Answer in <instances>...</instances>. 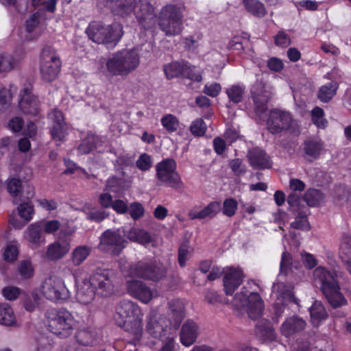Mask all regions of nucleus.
<instances>
[{
  "instance_id": "f257e3e1",
  "label": "nucleus",
  "mask_w": 351,
  "mask_h": 351,
  "mask_svg": "<svg viewBox=\"0 0 351 351\" xmlns=\"http://www.w3.org/2000/svg\"><path fill=\"white\" fill-rule=\"evenodd\" d=\"M57 0H31V6L38 9L30 15L20 29L19 36L23 41L37 40L46 29L47 12L53 14L56 9Z\"/></svg>"
},
{
  "instance_id": "f03ea898",
  "label": "nucleus",
  "mask_w": 351,
  "mask_h": 351,
  "mask_svg": "<svg viewBox=\"0 0 351 351\" xmlns=\"http://www.w3.org/2000/svg\"><path fill=\"white\" fill-rule=\"evenodd\" d=\"M114 318L117 324L132 337L134 344L141 341L143 313L138 304L129 300H121L116 306Z\"/></svg>"
},
{
  "instance_id": "7ed1b4c3",
  "label": "nucleus",
  "mask_w": 351,
  "mask_h": 351,
  "mask_svg": "<svg viewBox=\"0 0 351 351\" xmlns=\"http://www.w3.org/2000/svg\"><path fill=\"white\" fill-rule=\"evenodd\" d=\"M140 64V55L135 49H124L114 53L105 63L101 70L106 76H119L125 79L134 71Z\"/></svg>"
},
{
  "instance_id": "20e7f679",
  "label": "nucleus",
  "mask_w": 351,
  "mask_h": 351,
  "mask_svg": "<svg viewBox=\"0 0 351 351\" xmlns=\"http://www.w3.org/2000/svg\"><path fill=\"white\" fill-rule=\"evenodd\" d=\"M313 279L315 283L320 286L322 293L332 307L338 308L347 304L346 299L341 292L335 273L323 267H317L313 271Z\"/></svg>"
},
{
  "instance_id": "39448f33",
  "label": "nucleus",
  "mask_w": 351,
  "mask_h": 351,
  "mask_svg": "<svg viewBox=\"0 0 351 351\" xmlns=\"http://www.w3.org/2000/svg\"><path fill=\"white\" fill-rule=\"evenodd\" d=\"M77 324L73 314L64 308L49 309L45 313L47 330L60 338L71 336Z\"/></svg>"
},
{
  "instance_id": "423d86ee",
  "label": "nucleus",
  "mask_w": 351,
  "mask_h": 351,
  "mask_svg": "<svg viewBox=\"0 0 351 351\" xmlns=\"http://www.w3.org/2000/svg\"><path fill=\"white\" fill-rule=\"evenodd\" d=\"M106 5L117 15H128L132 12L141 22L154 18V7L148 0H139L134 5V0H104Z\"/></svg>"
},
{
  "instance_id": "0eeeda50",
  "label": "nucleus",
  "mask_w": 351,
  "mask_h": 351,
  "mask_svg": "<svg viewBox=\"0 0 351 351\" xmlns=\"http://www.w3.org/2000/svg\"><path fill=\"white\" fill-rule=\"evenodd\" d=\"M255 285L254 282H247L237 293L232 300L233 305L239 309L246 311L249 317L256 319L261 317L263 311V301L258 293L251 291V286Z\"/></svg>"
},
{
  "instance_id": "6e6552de",
  "label": "nucleus",
  "mask_w": 351,
  "mask_h": 351,
  "mask_svg": "<svg viewBox=\"0 0 351 351\" xmlns=\"http://www.w3.org/2000/svg\"><path fill=\"white\" fill-rule=\"evenodd\" d=\"M88 38L108 48L114 47L123 35L122 26L119 23L105 26L101 23L93 22L86 29Z\"/></svg>"
},
{
  "instance_id": "1a4fd4ad",
  "label": "nucleus",
  "mask_w": 351,
  "mask_h": 351,
  "mask_svg": "<svg viewBox=\"0 0 351 351\" xmlns=\"http://www.w3.org/2000/svg\"><path fill=\"white\" fill-rule=\"evenodd\" d=\"M123 272L127 271V274L131 277H138L145 280L158 281L162 279L165 274V269L162 266H158L153 263L143 260L127 267L121 265Z\"/></svg>"
},
{
  "instance_id": "9d476101",
  "label": "nucleus",
  "mask_w": 351,
  "mask_h": 351,
  "mask_svg": "<svg viewBox=\"0 0 351 351\" xmlns=\"http://www.w3.org/2000/svg\"><path fill=\"white\" fill-rule=\"evenodd\" d=\"M40 291L47 300L53 302L66 300L70 296L64 280L57 276L47 277L40 287Z\"/></svg>"
},
{
  "instance_id": "9b49d317",
  "label": "nucleus",
  "mask_w": 351,
  "mask_h": 351,
  "mask_svg": "<svg viewBox=\"0 0 351 351\" xmlns=\"http://www.w3.org/2000/svg\"><path fill=\"white\" fill-rule=\"evenodd\" d=\"M61 62L56 51L51 47H45L41 53L40 74L46 82L54 80L60 70Z\"/></svg>"
},
{
  "instance_id": "f8f14e48",
  "label": "nucleus",
  "mask_w": 351,
  "mask_h": 351,
  "mask_svg": "<svg viewBox=\"0 0 351 351\" xmlns=\"http://www.w3.org/2000/svg\"><path fill=\"white\" fill-rule=\"evenodd\" d=\"M176 168L177 164L173 159L167 158L162 160L156 165L157 179L168 186L180 187L182 182Z\"/></svg>"
},
{
  "instance_id": "ddd939ff",
  "label": "nucleus",
  "mask_w": 351,
  "mask_h": 351,
  "mask_svg": "<svg viewBox=\"0 0 351 351\" xmlns=\"http://www.w3.org/2000/svg\"><path fill=\"white\" fill-rule=\"evenodd\" d=\"M271 295L276 300L274 304V311L275 315L277 317L282 315L285 303L293 302L298 304V301L293 295V287L291 285H287L284 282H280L274 283Z\"/></svg>"
},
{
  "instance_id": "4468645a",
  "label": "nucleus",
  "mask_w": 351,
  "mask_h": 351,
  "mask_svg": "<svg viewBox=\"0 0 351 351\" xmlns=\"http://www.w3.org/2000/svg\"><path fill=\"white\" fill-rule=\"evenodd\" d=\"M126 243L119 230H107L100 237L99 248L103 251L112 252L114 254H119L125 247Z\"/></svg>"
},
{
  "instance_id": "2eb2a0df",
  "label": "nucleus",
  "mask_w": 351,
  "mask_h": 351,
  "mask_svg": "<svg viewBox=\"0 0 351 351\" xmlns=\"http://www.w3.org/2000/svg\"><path fill=\"white\" fill-rule=\"evenodd\" d=\"M127 293L133 298L143 304H148L154 298V293L144 282L131 279L125 282Z\"/></svg>"
},
{
  "instance_id": "dca6fc26",
  "label": "nucleus",
  "mask_w": 351,
  "mask_h": 351,
  "mask_svg": "<svg viewBox=\"0 0 351 351\" xmlns=\"http://www.w3.org/2000/svg\"><path fill=\"white\" fill-rule=\"evenodd\" d=\"M95 291L101 296L108 297L114 293L113 276L108 271L96 272L89 278Z\"/></svg>"
},
{
  "instance_id": "f3484780",
  "label": "nucleus",
  "mask_w": 351,
  "mask_h": 351,
  "mask_svg": "<svg viewBox=\"0 0 351 351\" xmlns=\"http://www.w3.org/2000/svg\"><path fill=\"white\" fill-rule=\"evenodd\" d=\"M293 123L289 112L279 110H271L267 121L269 131L272 134L279 133L288 130Z\"/></svg>"
},
{
  "instance_id": "a211bd4d",
  "label": "nucleus",
  "mask_w": 351,
  "mask_h": 351,
  "mask_svg": "<svg viewBox=\"0 0 351 351\" xmlns=\"http://www.w3.org/2000/svg\"><path fill=\"white\" fill-rule=\"evenodd\" d=\"M223 288L226 295H232L242 284L244 274L242 270L236 267H226L223 269Z\"/></svg>"
},
{
  "instance_id": "6ab92c4d",
  "label": "nucleus",
  "mask_w": 351,
  "mask_h": 351,
  "mask_svg": "<svg viewBox=\"0 0 351 351\" xmlns=\"http://www.w3.org/2000/svg\"><path fill=\"white\" fill-rule=\"evenodd\" d=\"M19 108L26 114L38 115L40 112V101L36 96L32 94L29 87L24 88L20 93Z\"/></svg>"
},
{
  "instance_id": "aec40b11",
  "label": "nucleus",
  "mask_w": 351,
  "mask_h": 351,
  "mask_svg": "<svg viewBox=\"0 0 351 351\" xmlns=\"http://www.w3.org/2000/svg\"><path fill=\"white\" fill-rule=\"evenodd\" d=\"M251 93L256 112L258 114L265 112L267 109V104L270 94L265 90L263 82L257 80L252 86Z\"/></svg>"
},
{
  "instance_id": "412c9836",
  "label": "nucleus",
  "mask_w": 351,
  "mask_h": 351,
  "mask_svg": "<svg viewBox=\"0 0 351 351\" xmlns=\"http://www.w3.org/2000/svg\"><path fill=\"white\" fill-rule=\"evenodd\" d=\"M199 334L198 325L191 319H187L182 325L180 332V343L185 347L192 346Z\"/></svg>"
},
{
  "instance_id": "4be33fe9",
  "label": "nucleus",
  "mask_w": 351,
  "mask_h": 351,
  "mask_svg": "<svg viewBox=\"0 0 351 351\" xmlns=\"http://www.w3.org/2000/svg\"><path fill=\"white\" fill-rule=\"evenodd\" d=\"M186 315L185 304L183 300L174 299L169 302V322L170 325L177 328Z\"/></svg>"
},
{
  "instance_id": "5701e85b",
  "label": "nucleus",
  "mask_w": 351,
  "mask_h": 351,
  "mask_svg": "<svg viewBox=\"0 0 351 351\" xmlns=\"http://www.w3.org/2000/svg\"><path fill=\"white\" fill-rule=\"evenodd\" d=\"M70 241L67 239H59L48 245L46 257L50 261H58L63 258L70 250Z\"/></svg>"
},
{
  "instance_id": "b1692460",
  "label": "nucleus",
  "mask_w": 351,
  "mask_h": 351,
  "mask_svg": "<svg viewBox=\"0 0 351 351\" xmlns=\"http://www.w3.org/2000/svg\"><path fill=\"white\" fill-rule=\"evenodd\" d=\"M96 291L90 278L82 280V283L77 286L76 300L83 305L91 304L95 297Z\"/></svg>"
},
{
  "instance_id": "393cba45",
  "label": "nucleus",
  "mask_w": 351,
  "mask_h": 351,
  "mask_svg": "<svg viewBox=\"0 0 351 351\" xmlns=\"http://www.w3.org/2000/svg\"><path fill=\"white\" fill-rule=\"evenodd\" d=\"M24 56L22 49H16L13 54L0 53V73H8L16 69Z\"/></svg>"
},
{
  "instance_id": "a878e982",
  "label": "nucleus",
  "mask_w": 351,
  "mask_h": 351,
  "mask_svg": "<svg viewBox=\"0 0 351 351\" xmlns=\"http://www.w3.org/2000/svg\"><path fill=\"white\" fill-rule=\"evenodd\" d=\"M221 210V204L218 201L209 203L206 206L198 210L197 208H192L189 213L191 219H212L215 217Z\"/></svg>"
},
{
  "instance_id": "bb28decb",
  "label": "nucleus",
  "mask_w": 351,
  "mask_h": 351,
  "mask_svg": "<svg viewBox=\"0 0 351 351\" xmlns=\"http://www.w3.org/2000/svg\"><path fill=\"white\" fill-rule=\"evenodd\" d=\"M23 237L32 247H38L45 242L44 232L39 221L30 224L24 232Z\"/></svg>"
},
{
  "instance_id": "cd10ccee",
  "label": "nucleus",
  "mask_w": 351,
  "mask_h": 351,
  "mask_svg": "<svg viewBox=\"0 0 351 351\" xmlns=\"http://www.w3.org/2000/svg\"><path fill=\"white\" fill-rule=\"evenodd\" d=\"M339 256L351 274V232L350 231L343 232L341 236Z\"/></svg>"
},
{
  "instance_id": "c85d7f7f",
  "label": "nucleus",
  "mask_w": 351,
  "mask_h": 351,
  "mask_svg": "<svg viewBox=\"0 0 351 351\" xmlns=\"http://www.w3.org/2000/svg\"><path fill=\"white\" fill-rule=\"evenodd\" d=\"M165 318L155 312H150L147 321L146 330L154 338H160L166 330L163 326Z\"/></svg>"
},
{
  "instance_id": "c756f323",
  "label": "nucleus",
  "mask_w": 351,
  "mask_h": 351,
  "mask_svg": "<svg viewBox=\"0 0 351 351\" xmlns=\"http://www.w3.org/2000/svg\"><path fill=\"white\" fill-rule=\"evenodd\" d=\"M251 166L255 169H269L271 167L269 157L258 147L250 150L247 154Z\"/></svg>"
},
{
  "instance_id": "7c9ffc66",
  "label": "nucleus",
  "mask_w": 351,
  "mask_h": 351,
  "mask_svg": "<svg viewBox=\"0 0 351 351\" xmlns=\"http://www.w3.org/2000/svg\"><path fill=\"white\" fill-rule=\"evenodd\" d=\"M184 7L181 4H168L162 7L158 20L183 21Z\"/></svg>"
},
{
  "instance_id": "2f4dec72",
  "label": "nucleus",
  "mask_w": 351,
  "mask_h": 351,
  "mask_svg": "<svg viewBox=\"0 0 351 351\" xmlns=\"http://www.w3.org/2000/svg\"><path fill=\"white\" fill-rule=\"evenodd\" d=\"M306 322L302 318L297 316H293L287 318L282 324V334L286 337H289L296 332L303 330L305 328Z\"/></svg>"
},
{
  "instance_id": "473e14b6",
  "label": "nucleus",
  "mask_w": 351,
  "mask_h": 351,
  "mask_svg": "<svg viewBox=\"0 0 351 351\" xmlns=\"http://www.w3.org/2000/svg\"><path fill=\"white\" fill-rule=\"evenodd\" d=\"M324 145L319 140L311 139L307 140L304 143V152L305 158L312 162L317 159L323 149Z\"/></svg>"
},
{
  "instance_id": "72a5a7b5",
  "label": "nucleus",
  "mask_w": 351,
  "mask_h": 351,
  "mask_svg": "<svg viewBox=\"0 0 351 351\" xmlns=\"http://www.w3.org/2000/svg\"><path fill=\"white\" fill-rule=\"evenodd\" d=\"M34 195V190L29 191L28 192V195L26 199H20L21 202L18 203V212L19 216L25 221V222H29L33 218V215L34 214V206L32 204L31 198L33 197Z\"/></svg>"
},
{
  "instance_id": "f704fd0d",
  "label": "nucleus",
  "mask_w": 351,
  "mask_h": 351,
  "mask_svg": "<svg viewBox=\"0 0 351 351\" xmlns=\"http://www.w3.org/2000/svg\"><path fill=\"white\" fill-rule=\"evenodd\" d=\"M158 25L167 36L179 35L183 30V21L158 20Z\"/></svg>"
},
{
  "instance_id": "c9c22d12",
  "label": "nucleus",
  "mask_w": 351,
  "mask_h": 351,
  "mask_svg": "<svg viewBox=\"0 0 351 351\" xmlns=\"http://www.w3.org/2000/svg\"><path fill=\"white\" fill-rule=\"evenodd\" d=\"M103 142V139L101 136L89 135L82 141L77 148L78 152L80 154H87L93 149L99 148Z\"/></svg>"
},
{
  "instance_id": "e433bc0d",
  "label": "nucleus",
  "mask_w": 351,
  "mask_h": 351,
  "mask_svg": "<svg viewBox=\"0 0 351 351\" xmlns=\"http://www.w3.org/2000/svg\"><path fill=\"white\" fill-rule=\"evenodd\" d=\"M309 311L311 321L315 326H319L328 317L324 306L319 301H315L309 308Z\"/></svg>"
},
{
  "instance_id": "4c0bfd02",
  "label": "nucleus",
  "mask_w": 351,
  "mask_h": 351,
  "mask_svg": "<svg viewBox=\"0 0 351 351\" xmlns=\"http://www.w3.org/2000/svg\"><path fill=\"white\" fill-rule=\"evenodd\" d=\"M91 247L88 245H79L71 252V260L73 265L79 266L89 256Z\"/></svg>"
},
{
  "instance_id": "58836bf2",
  "label": "nucleus",
  "mask_w": 351,
  "mask_h": 351,
  "mask_svg": "<svg viewBox=\"0 0 351 351\" xmlns=\"http://www.w3.org/2000/svg\"><path fill=\"white\" fill-rule=\"evenodd\" d=\"M337 89V82H328L319 88L317 98L322 102H328L335 95Z\"/></svg>"
},
{
  "instance_id": "ea45409f",
  "label": "nucleus",
  "mask_w": 351,
  "mask_h": 351,
  "mask_svg": "<svg viewBox=\"0 0 351 351\" xmlns=\"http://www.w3.org/2000/svg\"><path fill=\"white\" fill-rule=\"evenodd\" d=\"M16 321V317L11 306L8 303L0 304V324L12 326Z\"/></svg>"
},
{
  "instance_id": "a19ab883",
  "label": "nucleus",
  "mask_w": 351,
  "mask_h": 351,
  "mask_svg": "<svg viewBox=\"0 0 351 351\" xmlns=\"http://www.w3.org/2000/svg\"><path fill=\"white\" fill-rule=\"evenodd\" d=\"M127 237L130 241L143 245L149 243L152 241L149 234L143 229L133 228L128 232Z\"/></svg>"
},
{
  "instance_id": "79ce46f5",
  "label": "nucleus",
  "mask_w": 351,
  "mask_h": 351,
  "mask_svg": "<svg viewBox=\"0 0 351 351\" xmlns=\"http://www.w3.org/2000/svg\"><path fill=\"white\" fill-rule=\"evenodd\" d=\"M16 89L10 86V88H7L3 84L0 83V111L7 110L11 104L12 99V91Z\"/></svg>"
},
{
  "instance_id": "37998d69",
  "label": "nucleus",
  "mask_w": 351,
  "mask_h": 351,
  "mask_svg": "<svg viewBox=\"0 0 351 351\" xmlns=\"http://www.w3.org/2000/svg\"><path fill=\"white\" fill-rule=\"evenodd\" d=\"M246 10L258 17H263L266 14L265 5L258 0H243Z\"/></svg>"
},
{
  "instance_id": "c03bdc74",
  "label": "nucleus",
  "mask_w": 351,
  "mask_h": 351,
  "mask_svg": "<svg viewBox=\"0 0 351 351\" xmlns=\"http://www.w3.org/2000/svg\"><path fill=\"white\" fill-rule=\"evenodd\" d=\"M300 267V263L293 261L291 255L287 252H283L282 254L280 262V274H285L287 275L289 272H293V269H298Z\"/></svg>"
},
{
  "instance_id": "a18cd8bd",
  "label": "nucleus",
  "mask_w": 351,
  "mask_h": 351,
  "mask_svg": "<svg viewBox=\"0 0 351 351\" xmlns=\"http://www.w3.org/2000/svg\"><path fill=\"white\" fill-rule=\"evenodd\" d=\"M184 60L173 62L164 66V72L167 79L182 76Z\"/></svg>"
},
{
  "instance_id": "49530a36",
  "label": "nucleus",
  "mask_w": 351,
  "mask_h": 351,
  "mask_svg": "<svg viewBox=\"0 0 351 351\" xmlns=\"http://www.w3.org/2000/svg\"><path fill=\"white\" fill-rule=\"evenodd\" d=\"M95 337L93 331L87 329L80 330L75 335L77 341L84 346H93L95 341Z\"/></svg>"
},
{
  "instance_id": "de8ad7c7",
  "label": "nucleus",
  "mask_w": 351,
  "mask_h": 351,
  "mask_svg": "<svg viewBox=\"0 0 351 351\" xmlns=\"http://www.w3.org/2000/svg\"><path fill=\"white\" fill-rule=\"evenodd\" d=\"M304 200L310 206H317L324 200V195L317 189H310L304 195Z\"/></svg>"
},
{
  "instance_id": "09e8293b",
  "label": "nucleus",
  "mask_w": 351,
  "mask_h": 351,
  "mask_svg": "<svg viewBox=\"0 0 351 351\" xmlns=\"http://www.w3.org/2000/svg\"><path fill=\"white\" fill-rule=\"evenodd\" d=\"M182 77L188 78L192 81L201 82L202 80L201 72L195 66L191 65L184 61L183 64Z\"/></svg>"
},
{
  "instance_id": "8fccbe9b",
  "label": "nucleus",
  "mask_w": 351,
  "mask_h": 351,
  "mask_svg": "<svg viewBox=\"0 0 351 351\" xmlns=\"http://www.w3.org/2000/svg\"><path fill=\"white\" fill-rule=\"evenodd\" d=\"M7 190L13 197V203H19L18 197L21 193V181L16 178H10L7 180Z\"/></svg>"
},
{
  "instance_id": "3c124183",
  "label": "nucleus",
  "mask_w": 351,
  "mask_h": 351,
  "mask_svg": "<svg viewBox=\"0 0 351 351\" xmlns=\"http://www.w3.org/2000/svg\"><path fill=\"white\" fill-rule=\"evenodd\" d=\"M84 212L86 218L94 222H100L109 216V213L106 210L98 208H86Z\"/></svg>"
},
{
  "instance_id": "603ef678",
  "label": "nucleus",
  "mask_w": 351,
  "mask_h": 351,
  "mask_svg": "<svg viewBox=\"0 0 351 351\" xmlns=\"http://www.w3.org/2000/svg\"><path fill=\"white\" fill-rule=\"evenodd\" d=\"M5 6L12 7L21 14L26 13L29 7V0H0Z\"/></svg>"
},
{
  "instance_id": "864d4df0",
  "label": "nucleus",
  "mask_w": 351,
  "mask_h": 351,
  "mask_svg": "<svg viewBox=\"0 0 351 351\" xmlns=\"http://www.w3.org/2000/svg\"><path fill=\"white\" fill-rule=\"evenodd\" d=\"M19 256V246L13 242L8 243L3 249V258L9 263L14 262Z\"/></svg>"
},
{
  "instance_id": "5fc2aeb1",
  "label": "nucleus",
  "mask_w": 351,
  "mask_h": 351,
  "mask_svg": "<svg viewBox=\"0 0 351 351\" xmlns=\"http://www.w3.org/2000/svg\"><path fill=\"white\" fill-rule=\"evenodd\" d=\"M50 133L52 138L56 141H64L68 135V127L66 124H58L50 126Z\"/></svg>"
},
{
  "instance_id": "6e6d98bb",
  "label": "nucleus",
  "mask_w": 351,
  "mask_h": 351,
  "mask_svg": "<svg viewBox=\"0 0 351 351\" xmlns=\"http://www.w3.org/2000/svg\"><path fill=\"white\" fill-rule=\"evenodd\" d=\"M161 124L169 132L172 133L177 131L179 127V121L176 116L168 114L162 117Z\"/></svg>"
},
{
  "instance_id": "4d7b16f0",
  "label": "nucleus",
  "mask_w": 351,
  "mask_h": 351,
  "mask_svg": "<svg viewBox=\"0 0 351 351\" xmlns=\"http://www.w3.org/2000/svg\"><path fill=\"white\" fill-rule=\"evenodd\" d=\"M245 87L241 85H232L226 89V93L230 100L234 103H239L242 101Z\"/></svg>"
},
{
  "instance_id": "13d9d810",
  "label": "nucleus",
  "mask_w": 351,
  "mask_h": 351,
  "mask_svg": "<svg viewBox=\"0 0 351 351\" xmlns=\"http://www.w3.org/2000/svg\"><path fill=\"white\" fill-rule=\"evenodd\" d=\"M39 222L43 232L45 234H54L58 230H60L61 232H63V229L61 227V224L60 221L58 220H41L39 221Z\"/></svg>"
},
{
  "instance_id": "bf43d9fd",
  "label": "nucleus",
  "mask_w": 351,
  "mask_h": 351,
  "mask_svg": "<svg viewBox=\"0 0 351 351\" xmlns=\"http://www.w3.org/2000/svg\"><path fill=\"white\" fill-rule=\"evenodd\" d=\"M256 333L265 339H271L274 337V330L267 321L260 322L256 326Z\"/></svg>"
},
{
  "instance_id": "052dcab7",
  "label": "nucleus",
  "mask_w": 351,
  "mask_h": 351,
  "mask_svg": "<svg viewBox=\"0 0 351 351\" xmlns=\"http://www.w3.org/2000/svg\"><path fill=\"white\" fill-rule=\"evenodd\" d=\"M324 112L319 107L314 108L311 111V119L313 123L319 128H325L327 121L324 119Z\"/></svg>"
},
{
  "instance_id": "680f3d73",
  "label": "nucleus",
  "mask_w": 351,
  "mask_h": 351,
  "mask_svg": "<svg viewBox=\"0 0 351 351\" xmlns=\"http://www.w3.org/2000/svg\"><path fill=\"white\" fill-rule=\"evenodd\" d=\"M237 208L238 203L237 200L232 197H229L224 200L221 210H222L224 215L231 217L235 215Z\"/></svg>"
},
{
  "instance_id": "e2e57ef3",
  "label": "nucleus",
  "mask_w": 351,
  "mask_h": 351,
  "mask_svg": "<svg viewBox=\"0 0 351 351\" xmlns=\"http://www.w3.org/2000/svg\"><path fill=\"white\" fill-rule=\"evenodd\" d=\"M207 130V125L202 119L193 121L190 126L191 132L196 136H203Z\"/></svg>"
},
{
  "instance_id": "0e129e2a",
  "label": "nucleus",
  "mask_w": 351,
  "mask_h": 351,
  "mask_svg": "<svg viewBox=\"0 0 351 351\" xmlns=\"http://www.w3.org/2000/svg\"><path fill=\"white\" fill-rule=\"evenodd\" d=\"M20 275L25 279L32 278L34 276V267L29 261H21L18 267Z\"/></svg>"
},
{
  "instance_id": "69168bd1",
  "label": "nucleus",
  "mask_w": 351,
  "mask_h": 351,
  "mask_svg": "<svg viewBox=\"0 0 351 351\" xmlns=\"http://www.w3.org/2000/svg\"><path fill=\"white\" fill-rule=\"evenodd\" d=\"M351 191L345 186H338L335 189V196L337 204H342L343 202L348 201Z\"/></svg>"
},
{
  "instance_id": "338daca9",
  "label": "nucleus",
  "mask_w": 351,
  "mask_h": 351,
  "mask_svg": "<svg viewBox=\"0 0 351 351\" xmlns=\"http://www.w3.org/2000/svg\"><path fill=\"white\" fill-rule=\"evenodd\" d=\"M128 210L131 217L134 220H137L143 216L145 210L141 203L133 202L128 206Z\"/></svg>"
},
{
  "instance_id": "774afa93",
  "label": "nucleus",
  "mask_w": 351,
  "mask_h": 351,
  "mask_svg": "<svg viewBox=\"0 0 351 351\" xmlns=\"http://www.w3.org/2000/svg\"><path fill=\"white\" fill-rule=\"evenodd\" d=\"M54 347L53 341L46 336H42L38 342L37 351H53Z\"/></svg>"
}]
</instances>
